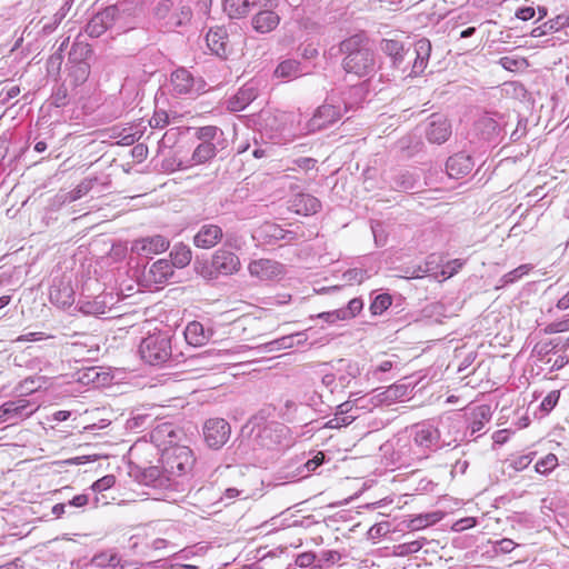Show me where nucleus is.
<instances>
[{"instance_id": "nucleus-1", "label": "nucleus", "mask_w": 569, "mask_h": 569, "mask_svg": "<svg viewBox=\"0 0 569 569\" xmlns=\"http://www.w3.org/2000/svg\"><path fill=\"white\" fill-rule=\"evenodd\" d=\"M194 138L198 143L189 159L179 160L180 170L206 164L217 158L222 160L229 156V141L221 128L217 126L194 128Z\"/></svg>"}, {"instance_id": "nucleus-2", "label": "nucleus", "mask_w": 569, "mask_h": 569, "mask_svg": "<svg viewBox=\"0 0 569 569\" xmlns=\"http://www.w3.org/2000/svg\"><path fill=\"white\" fill-rule=\"evenodd\" d=\"M456 427L457 423L451 418L441 420L438 426L429 422L418 423L411 428V440L415 442V446L421 449L423 456L429 458L431 452L456 442V438L447 439L442 437L445 429L450 430L456 429Z\"/></svg>"}, {"instance_id": "nucleus-3", "label": "nucleus", "mask_w": 569, "mask_h": 569, "mask_svg": "<svg viewBox=\"0 0 569 569\" xmlns=\"http://www.w3.org/2000/svg\"><path fill=\"white\" fill-rule=\"evenodd\" d=\"M131 29L126 22L122 6L113 4L94 13L83 28V32L90 38H99L107 31L121 34Z\"/></svg>"}, {"instance_id": "nucleus-4", "label": "nucleus", "mask_w": 569, "mask_h": 569, "mask_svg": "<svg viewBox=\"0 0 569 569\" xmlns=\"http://www.w3.org/2000/svg\"><path fill=\"white\" fill-rule=\"evenodd\" d=\"M341 50L347 53L342 61L347 73L361 78L376 71V58L371 49L359 47L353 39H349L341 43Z\"/></svg>"}, {"instance_id": "nucleus-5", "label": "nucleus", "mask_w": 569, "mask_h": 569, "mask_svg": "<svg viewBox=\"0 0 569 569\" xmlns=\"http://www.w3.org/2000/svg\"><path fill=\"white\" fill-rule=\"evenodd\" d=\"M139 355L150 366L164 365L172 357L170 336L164 332H157L143 338L139 345Z\"/></svg>"}, {"instance_id": "nucleus-6", "label": "nucleus", "mask_w": 569, "mask_h": 569, "mask_svg": "<svg viewBox=\"0 0 569 569\" xmlns=\"http://www.w3.org/2000/svg\"><path fill=\"white\" fill-rule=\"evenodd\" d=\"M161 462L167 475L173 479V477L190 475L196 459L189 447L173 446L162 449Z\"/></svg>"}, {"instance_id": "nucleus-7", "label": "nucleus", "mask_w": 569, "mask_h": 569, "mask_svg": "<svg viewBox=\"0 0 569 569\" xmlns=\"http://www.w3.org/2000/svg\"><path fill=\"white\" fill-rule=\"evenodd\" d=\"M342 103L343 108L340 103L336 102L333 98H330L318 107L312 118L307 123L308 133L323 130L339 121L342 117V112L348 111L350 108L346 99L342 100Z\"/></svg>"}, {"instance_id": "nucleus-8", "label": "nucleus", "mask_w": 569, "mask_h": 569, "mask_svg": "<svg viewBox=\"0 0 569 569\" xmlns=\"http://www.w3.org/2000/svg\"><path fill=\"white\" fill-rule=\"evenodd\" d=\"M252 443L254 449L273 450L282 445L287 437L288 428L279 422H267L252 430Z\"/></svg>"}, {"instance_id": "nucleus-9", "label": "nucleus", "mask_w": 569, "mask_h": 569, "mask_svg": "<svg viewBox=\"0 0 569 569\" xmlns=\"http://www.w3.org/2000/svg\"><path fill=\"white\" fill-rule=\"evenodd\" d=\"M130 476L139 483L159 490H172L177 485L176 480L167 475L163 467L160 468L158 466L148 468L132 467L130 469Z\"/></svg>"}, {"instance_id": "nucleus-10", "label": "nucleus", "mask_w": 569, "mask_h": 569, "mask_svg": "<svg viewBox=\"0 0 569 569\" xmlns=\"http://www.w3.org/2000/svg\"><path fill=\"white\" fill-rule=\"evenodd\" d=\"M150 441L162 452V449L179 446L186 437L183 430L171 421H159L149 432Z\"/></svg>"}, {"instance_id": "nucleus-11", "label": "nucleus", "mask_w": 569, "mask_h": 569, "mask_svg": "<svg viewBox=\"0 0 569 569\" xmlns=\"http://www.w3.org/2000/svg\"><path fill=\"white\" fill-rule=\"evenodd\" d=\"M421 449L415 446L410 437L397 439L391 453V461L398 468H408L426 460Z\"/></svg>"}, {"instance_id": "nucleus-12", "label": "nucleus", "mask_w": 569, "mask_h": 569, "mask_svg": "<svg viewBox=\"0 0 569 569\" xmlns=\"http://www.w3.org/2000/svg\"><path fill=\"white\" fill-rule=\"evenodd\" d=\"M202 432L207 446L213 450H218L229 440L231 427L229 422L222 418H211L204 422Z\"/></svg>"}, {"instance_id": "nucleus-13", "label": "nucleus", "mask_w": 569, "mask_h": 569, "mask_svg": "<svg viewBox=\"0 0 569 569\" xmlns=\"http://www.w3.org/2000/svg\"><path fill=\"white\" fill-rule=\"evenodd\" d=\"M118 299L112 292H102L96 297L84 296L77 302V308L86 316H103L111 311Z\"/></svg>"}, {"instance_id": "nucleus-14", "label": "nucleus", "mask_w": 569, "mask_h": 569, "mask_svg": "<svg viewBox=\"0 0 569 569\" xmlns=\"http://www.w3.org/2000/svg\"><path fill=\"white\" fill-rule=\"evenodd\" d=\"M34 411L32 405L26 399H17L0 406V422L14 425L30 417Z\"/></svg>"}, {"instance_id": "nucleus-15", "label": "nucleus", "mask_w": 569, "mask_h": 569, "mask_svg": "<svg viewBox=\"0 0 569 569\" xmlns=\"http://www.w3.org/2000/svg\"><path fill=\"white\" fill-rule=\"evenodd\" d=\"M425 133L429 142L441 144L451 136V124L446 117L433 113L428 118Z\"/></svg>"}, {"instance_id": "nucleus-16", "label": "nucleus", "mask_w": 569, "mask_h": 569, "mask_svg": "<svg viewBox=\"0 0 569 569\" xmlns=\"http://www.w3.org/2000/svg\"><path fill=\"white\" fill-rule=\"evenodd\" d=\"M257 237L264 244H276L280 240L288 243L299 239V234L293 230H286L277 223L266 222L257 230Z\"/></svg>"}, {"instance_id": "nucleus-17", "label": "nucleus", "mask_w": 569, "mask_h": 569, "mask_svg": "<svg viewBox=\"0 0 569 569\" xmlns=\"http://www.w3.org/2000/svg\"><path fill=\"white\" fill-rule=\"evenodd\" d=\"M169 244V240L166 237L156 234L134 240L131 246V251L138 256L151 258L153 254L166 251Z\"/></svg>"}, {"instance_id": "nucleus-18", "label": "nucleus", "mask_w": 569, "mask_h": 569, "mask_svg": "<svg viewBox=\"0 0 569 569\" xmlns=\"http://www.w3.org/2000/svg\"><path fill=\"white\" fill-rule=\"evenodd\" d=\"M207 46L212 53L226 59L231 53L227 29L221 26L211 27L206 36Z\"/></svg>"}, {"instance_id": "nucleus-19", "label": "nucleus", "mask_w": 569, "mask_h": 569, "mask_svg": "<svg viewBox=\"0 0 569 569\" xmlns=\"http://www.w3.org/2000/svg\"><path fill=\"white\" fill-rule=\"evenodd\" d=\"M258 94L257 83L248 81L233 96L228 98L226 101L227 109L231 112L242 111L257 99Z\"/></svg>"}, {"instance_id": "nucleus-20", "label": "nucleus", "mask_w": 569, "mask_h": 569, "mask_svg": "<svg viewBox=\"0 0 569 569\" xmlns=\"http://www.w3.org/2000/svg\"><path fill=\"white\" fill-rule=\"evenodd\" d=\"M291 118L292 114L287 112H266L263 114V129L269 133L270 139L274 140V143L281 142V138L284 136L287 130L286 126Z\"/></svg>"}, {"instance_id": "nucleus-21", "label": "nucleus", "mask_w": 569, "mask_h": 569, "mask_svg": "<svg viewBox=\"0 0 569 569\" xmlns=\"http://www.w3.org/2000/svg\"><path fill=\"white\" fill-rule=\"evenodd\" d=\"M331 368L335 370L340 391L348 388L351 381L361 375L359 363L349 359H338L331 363Z\"/></svg>"}, {"instance_id": "nucleus-22", "label": "nucleus", "mask_w": 569, "mask_h": 569, "mask_svg": "<svg viewBox=\"0 0 569 569\" xmlns=\"http://www.w3.org/2000/svg\"><path fill=\"white\" fill-rule=\"evenodd\" d=\"M475 167L471 156L465 152H458L448 158L446 162V172L449 178L461 179L469 174Z\"/></svg>"}, {"instance_id": "nucleus-23", "label": "nucleus", "mask_w": 569, "mask_h": 569, "mask_svg": "<svg viewBox=\"0 0 569 569\" xmlns=\"http://www.w3.org/2000/svg\"><path fill=\"white\" fill-rule=\"evenodd\" d=\"M223 237L221 227L213 223L202 224L193 237V244L201 249H211L218 244Z\"/></svg>"}, {"instance_id": "nucleus-24", "label": "nucleus", "mask_w": 569, "mask_h": 569, "mask_svg": "<svg viewBox=\"0 0 569 569\" xmlns=\"http://www.w3.org/2000/svg\"><path fill=\"white\" fill-rule=\"evenodd\" d=\"M240 260L238 256L228 250H217L212 257V268L222 274H232L238 271Z\"/></svg>"}, {"instance_id": "nucleus-25", "label": "nucleus", "mask_w": 569, "mask_h": 569, "mask_svg": "<svg viewBox=\"0 0 569 569\" xmlns=\"http://www.w3.org/2000/svg\"><path fill=\"white\" fill-rule=\"evenodd\" d=\"M391 189L402 192L412 191L420 187V180L417 174L408 170H396L389 177Z\"/></svg>"}, {"instance_id": "nucleus-26", "label": "nucleus", "mask_w": 569, "mask_h": 569, "mask_svg": "<svg viewBox=\"0 0 569 569\" xmlns=\"http://www.w3.org/2000/svg\"><path fill=\"white\" fill-rule=\"evenodd\" d=\"M54 139V131L51 124L44 126L37 122L34 129L30 130L28 142L34 143L33 149L38 153H42L48 149L49 142Z\"/></svg>"}, {"instance_id": "nucleus-27", "label": "nucleus", "mask_w": 569, "mask_h": 569, "mask_svg": "<svg viewBox=\"0 0 569 569\" xmlns=\"http://www.w3.org/2000/svg\"><path fill=\"white\" fill-rule=\"evenodd\" d=\"M186 341L193 347L204 346L213 336V330L208 328L199 321H191L187 325L183 331Z\"/></svg>"}, {"instance_id": "nucleus-28", "label": "nucleus", "mask_w": 569, "mask_h": 569, "mask_svg": "<svg viewBox=\"0 0 569 569\" xmlns=\"http://www.w3.org/2000/svg\"><path fill=\"white\" fill-rule=\"evenodd\" d=\"M475 132L486 141H496L501 132L499 122L491 116L480 117L473 126Z\"/></svg>"}, {"instance_id": "nucleus-29", "label": "nucleus", "mask_w": 569, "mask_h": 569, "mask_svg": "<svg viewBox=\"0 0 569 569\" xmlns=\"http://www.w3.org/2000/svg\"><path fill=\"white\" fill-rule=\"evenodd\" d=\"M431 53V42L427 38H420L415 42L413 54L415 60L411 73L418 76L422 73L428 64Z\"/></svg>"}, {"instance_id": "nucleus-30", "label": "nucleus", "mask_w": 569, "mask_h": 569, "mask_svg": "<svg viewBox=\"0 0 569 569\" xmlns=\"http://www.w3.org/2000/svg\"><path fill=\"white\" fill-rule=\"evenodd\" d=\"M280 23V17L272 10H260L252 19V28L259 33H269L274 30Z\"/></svg>"}, {"instance_id": "nucleus-31", "label": "nucleus", "mask_w": 569, "mask_h": 569, "mask_svg": "<svg viewBox=\"0 0 569 569\" xmlns=\"http://www.w3.org/2000/svg\"><path fill=\"white\" fill-rule=\"evenodd\" d=\"M491 416L492 412L490 406L481 405L476 407L468 419L467 430L469 432V436L472 437L481 432L486 423L490 421Z\"/></svg>"}, {"instance_id": "nucleus-32", "label": "nucleus", "mask_w": 569, "mask_h": 569, "mask_svg": "<svg viewBox=\"0 0 569 569\" xmlns=\"http://www.w3.org/2000/svg\"><path fill=\"white\" fill-rule=\"evenodd\" d=\"M380 48L382 52L391 59L392 66L395 68H402L405 58L409 54V49H405L402 42L393 39H383L381 41Z\"/></svg>"}, {"instance_id": "nucleus-33", "label": "nucleus", "mask_w": 569, "mask_h": 569, "mask_svg": "<svg viewBox=\"0 0 569 569\" xmlns=\"http://www.w3.org/2000/svg\"><path fill=\"white\" fill-rule=\"evenodd\" d=\"M291 207L298 214L310 216L321 209V202L309 193H298L295 196Z\"/></svg>"}, {"instance_id": "nucleus-34", "label": "nucleus", "mask_w": 569, "mask_h": 569, "mask_svg": "<svg viewBox=\"0 0 569 569\" xmlns=\"http://www.w3.org/2000/svg\"><path fill=\"white\" fill-rule=\"evenodd\" d=\"M158 417L147 410H136L126 422V428L130 431L141 432L151 429L157 422Z\"/></svg>"}, {"instance_id": "nucleus-35", "label": "nucleus", "mask_w": 569, "mask_h": 569, "mask_svg": "<svg viewBox=\"0 0 569 569\" xmlns=\"http://www.w3.org/2000/svg\"><path fill=\"white\" fill-rule=\"evenodd\" d=\"M50 300L62 308H67L74 303L76 293L70 283L60 282L51 287Z\"/></svg>"}, {"instance_id": "nucleus-36", "label": "nucleus", "mask_w": 569, "mask_h": 569, "mask_svg": "<svg viewBox=\"0 0 569 569\" xmlns=\"http://www.w3.org/2000/svg\"><path fill=\"white\" fill-rule=\"evenodd\" d=\"M171 84L177 94H190L193 92L194 79L184 68H179L171 73Z\"/></svg>"}, {"instance_id": "nucleus-37", "label": "nucleus", "mask_w": 569, "mask_h": 569, "mask_svg": "<svg viewBox=\"0 0 569 569\" xmlns=\"http://www.w3.org/2000/svg\"><path fill=\"white\" fill-rule=\"evenodd\" d=\"M306 74L300 61L296 59H286L274 69L273 76L278 79L292 80Z\"/></svg>"}, {"instance_id": "nucleus-38", "label": "nucleus", "mask_w": 569, "mask_h": 569, "mask_svg": "<svg viewBox=\"0 0 569 569\" xmlns=\"http://www.w3.org/2000/svg\"><path fill=\"white\" fill-rule=\"evenodd\" d=\"M174 273L173 267L167 259L153 262L148 271V278L154 283H163Z\"/></svg>"}, {"instance_id": "nucleus-39", "label": "nucleus", "mask_w": 569, "mask_h": 569, "mask_svg": "<svg viewBox=\"0 0 569 569\" xmlns=\"http://www.w3.org/2000/svg\"><path fill=\"white\" fill-rule=\"evenodd\" d=\"M567 26H569V16L559 14L556 18L546 21L541 26L533 28L530 34L533 38H539L547 33L559 31Z\"/></svg>"}, {"instance_id": "nucleus-40", "label": "nucleus", "mask_w": 569, "mask_h": 569, "mask_svg": "<svg viewBox=\"0 0 569 569\" xmlns=\"http://www.w3.org/2000/svg\"><path fill=\"white\" fill-rule=\"evenodd\" d=\"M76 90L77 89H73V87L69 89L66 82L57 84L50 96V103L56 108H63L68 106L71 100L76 98Z\"/></svg>"}, {"instance_id": "nucleus-41", "label": "nucleus", "mask_w": 569, "mask_h": 569, "mask_svg": "<svg viewBox=\"0 0 569 569\" xmlns=\"http://www.w3.org/2000/svg\"><path fill=\"white\" fill-rule=\"evenodd\" d=\"M69 72H68V79L70 82V86L73 87V89H77L78 87L82 86L90 76V64L88 62H79V63H69Z\"/></svg>"}, {"instance_id": "nucleus-42", "label": "nucleus", "mask_w": 569, "mask_h": 569, "mask_svg": "<svg viewBox=\"0 0 569 569\" xmlns=\"http://www.w3.org/2000/svg\"><path fill=\"white\" fill-rule=\"evenodd\" d=\"M170 263L173 268H184L190 263L192 252L189 246L180 242L173 246L170 251Z\"/></svg>"}, {"instance_id": "nucleus-43", "label": "nucleus", "mask_w": 569, "mask_h": 569, "mask_svg": "<svg viewBox=\"0 0 569 569\" xmlns=\"http://www.w3.org/2000/svg\"><path fill=\"white\" fill-rule=\"evenodd\" d=\"M93 50L89 43L79 41L78 39L72 43L68 56L69 63L88 62L87 60L92 56Z\"/></svg>"}, {"instance_id": "nucleus-44", "label": "nucleus", "mask_w": 569, "mask_h": 569, "mask_svg": "<svg viewBox=\"0 0 569 569\" xmlns=\"http://www.w3.org/2000/svg\"><path fill=\"white\" fill-rule=\"evenodd\" d=\"M325 461V455L322 452H318L311 459L306 460L305 462H300L297 467L296 472L291 476L292 478H306L311 472L316 471V469L322 465Z\"/></svg>"}, {"instance_id": "nucleus-45", "label": "nucleus", "mask_w": 569, "mask_h": 569, "mask_svg": "<svg viewBox=\"0 0 569 569\" xmlns=\"http://www.w3.org/2000/svg\"><path fill=\"white\" fill-rule=\"evenodd\" d=\"M278 266L276 262H272L271 260L261 259L259 261H253L249 264V271L252 276H257L260 279H268L271 277V274L274 273V269H277Z\"/></svg>"}, {"instance_id": "nucleus-46", "label": "nucleus", "mask_w": 569, "mask_h": 569, "mask_svg": "<svg viewBox=\"0 0 569 569\" xmlns=\"http://www.w3.org/2000/svg\"><path fill=\"white\" fill-rule=\"evenodd\" d=\"M120 557L117 552L106 550L93 556L91 565L96 568H116L120 566Z\"/></svg>"}, {"instance_id": "nucleus-47", "label": "nucleus", "mask_w": 569, "mask_h": 569, "mask_svg": "<svg viewBox=\"0 0 569 569\" xmlns=\"http://www.w3.org/2000/svg\"><path fill=\"white\" fill-rule=\"evenodd\" d=\"M223 9L230 18H241L250 10L248 0H224Z\"/></svg>"}, {"instance_id": "nucleus-48", "label": "nucleus", "mask_w": 569, "mask_h": 569, "mask_svg": "<svg viewBox=\"0 0 569 569\" xmlns=\"http://www.w3.org/2000/svg\"><path fill=\"white\" fill-rule=\"evenodd\" d=\"M192 18V10L189 6H181L172 12L170 20L167 21L169 28H176L186 24Z\"/></svg>"}, {"instance_id": "nucleus-49", "label": "nucleus", "mask_w": 569, "mask_h": 569, "mask_svg": "<svg viewBox=\"0 0 569 569\" xmlns=\"http://www.w3.org/2000/svg\"><path fill=\"white\" fill-rule=\"evenodd\" d=\"M72 2L66 1L61 8L53 14L52 21L43 24L42 32L44 34H50L53 32L58 26L61 23V21L66 18L67 13L71 9Z\"/></svg>"}, {"instance_id": "nucleus-50", "label": "nucleus", "mask_w": 569, "mask_h": 569, "mask_svg": "<svg viewBox=\"0 0 569 569\" xmlns=\"http://www.w3.org/2000/svg\"><path fill=\"white\" fill-rule=\"evenodd\" d=\"M97 179H83L74 189L68 192L66 200L73 202L86 196L93 187Z\"/></svg>"}, {"instance_id": "nucleus-51", "label": "nucleus", "mask_w": 569, "mask_h": 569, "mask_svg": "<svg viewBox=\"0 0 569 569\" xmlns=\"http://www.w3.org/2000/svg\"><path fill=\"white\" fill-rule=\"evenodd\" d=\"M392 303V297L389 293H380L373 298L370 303V311L373 316L383 313Z\"/></svg>"}, {"instance_id": "nucleus-52", "label": "nucleus", "mask_w": 569, "mask_h": 569, "mask_svg": "<svg viewBox=\"0 0 569 569\" xmlns=\"http://www.w3.org/2000/svg\"><path fill=\"white\" fill-rule=\"evenodd\" d=\"M426 543H427L426 538L407 541V542L396 546L395 552L397 556H402V557L408 556V555L418 552Z\"/></svg>"}, {"instance_id": "nucleus-53", "label": "nucleus", "mask_w": 569, "mask_h": 569, "mask_svg": "<svg viewBox=\"0 0 569 569\" xmlns=\"http://www.w3.org/2000/svg\"><path fill=\"white\" fill-rule=\"evenodd\" d=\"M363 309V301L360 298H353L351 299L348 305L343 308H340V315L342 317V320H349L355 318L357 315L361 312Z\"/></svg>"}, {"instance_id": "nucleus-54", "label": "nucleus", "mask_w": 569, "mask_h": 569, "mask_svg": "<svg viewBox=\"0 0 569 569\" xmlns=\"http://www.w3.org/2000/svg\"><path fill=\"white\" fill-rule=\"evenodd\" d=\"M558 466V458L553 453H548L539 459L535 465V470L541 475L550 473Z\"/></svg>"}, {"instance_id": "nucleus-55", "label": "nucleus", "mask_w": 569, "mask_h": 569, "mask_svg": "<svg viewBox=\"0 0 569 569\" xmlns=\"http://www.w3.org/2000/svg\"><path fill=\"white\" fill-rule=\"evenodd\" d=\"M532 267L530 264H521L517 267L516 269L511 270L510 272L502 276L500 279L501 287H506L508 284H511L522 278L525 274H527Z\"/></svg>"}, {"instance_id": "nucleus-56", "label": "nucleus", "mask_w": 569, "mask_h": 569, "mask_svg": "<svg viewBox=\"0 0 569 569\" xmlns=\"http://www.w3.org/2000/svg\"><path fill=\"white\" fill-rule=\"evenodd\" d=\"M367 278H369L367 270L361 268L348 269L342 273L343 281L349 286H352L355 283L360 284Z\"/></svg>"}, {"instance_id": "nucleus-57", "label": "nucleus", "mask_w": 569, "mask_h": 569, "mask_svg": "<svg viewBox=\"0 0 569 569\" xmlns=\"http://www.w3.org/2000/svg\"><path fill=\"white\" fill-rule=\"evenodd\" d=\"M173 2L171 0H159L152 11L157 19L164 20L166 22L170 20L172 14Z\"/></svg>"}, {"instance_id": "nucleus-58", "label": "nucleus", "mask_w": 569, "mask_h": 569, "mask_svg": "<svg viewBox=\"0 0 569 569\" xmlns=\"http://www.w3.org/2000/svg\"><path fill=\"white\" fill-rule=\"evenodd\" d=\"M342 556L337 550H321L317 553V561L325 568H329L341 560Z\"/></svg>"}, {"instance_id": "nucleus-59", "label": "nucleus", "mask_w": 569, "mask_h": 569, "mask_svg": "<svg viewBox=\"0 0 569 569\" xmlns=\"http://www.w3.org/2000/svg\"><path fill=\"white\" fill-rule=\"evenodd\" d=\"M559 342L556 340L539 341L535 345L532 352L539 358L543 359L546 356L556 352Z\"/></svg>"}, {"instance_id": "nucleus-60", "label": "nucleus", "mask_w": 569, "mask_h": 569, "mask_svg": "<svg viewBox=\"0 0 569 569\" xmlns=\"http://www.w3.org/2000/svg\"><path fill=\"white\" fill-rule=\"evenodd\" d=\"M311 328H308L306 330H302V331H298V332H295V333H291V335H287V336H283L282 337V340H289L291 341L290 345H288L287 347H284V349H291V348H295V347H303L308 343V331L310 330Z\"/></svg>"}, {"instance_id": "nucleus-61", "label": "nucleus", "mask_w": 569, "mask_h": 569, "mask_svg": "<svg viewBox=\"0 0 569 569\" xmlns=\"http://www.w3.org/2000/svg\"><path fill=\"white\" fill-rule=\"evenodd\" d=\"M357 419V416H340L335 413V417L328 420L325 425L326 428L329 429H338L341 427H347Z\"/></svg>"}, {"instance_id": "nucleus-62", "label": "nucleus", "mask_w": 569, "mask_h": 569, "mask_svg": "<svg viewBox=\"0 0 569 569\" xmlns=\"http://www.w3.org/2000/svg\"><path fill=\"white\" fill-rule=\"evenodd\" d=\"M116 483V477L113 475H107L91 485V489L94 492H102L110 489Z\"/></svg>"}, {"instance_id": "nucleus-63", "label": "nucleus", "mask_w": 569, "mask_h": 569, "mask_svg": "<svg viewBox=\"0 0 569 569\" xmlns=\"http://www.w3.org/2000/svg\"><path fill=\"white\" fill-rule=\"evenodd\" d=\"M560 393L557 390L549 392L540 403V410L549 413L558 403Z\"/></svg>"}, {"instance_id": "nucleus-64", "label": "nucleus", "mask_w": 569, "mask_h": 569, "mask_svg": "<svg viewBox=\"0 0 569 569\" xmlns=\"http://www.w3.org/2000/svg\"><path fill=\"white\" fill-rule=\"evenodd\" d=\"M151 128L162 129L169 124V116L164 110H156L151 119L149 120Z\"/></svg>"}]
</instances>
